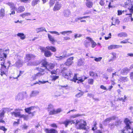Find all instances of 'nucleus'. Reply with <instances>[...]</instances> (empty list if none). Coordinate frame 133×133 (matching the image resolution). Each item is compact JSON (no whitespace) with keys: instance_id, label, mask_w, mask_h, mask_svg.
Masks as SVG:
<instances>
[{"instance_id":"nucleus-1","label":"nucleus","mask_w":133,"mask_h":133,"mask_svg":"<svg viewBox=\"0 0 133 133\" xmlns=\"http://www.w3.org/2000/svg\"><path fill=\"white\" fill-rule=\"evenodd\" d=\"M124 122L126 125L124 129L122 132L123 133H133V129L130 128V125L132 122H131L127 118L125 119Z\"/></svg>"},{"instance_id":"nucleus-2","label":"nucleus","mask_w":133,"mask_h":133,"mask_svg":"<svg viewBox=\"0 0 133 133\" xmlns=\"http://www.w3.org/2000/svg\"><path fill=\"white\" fill-rule=\"evenodd\" d=\"M62 72L63 73V76L65 78L71 81L72 80V77H74V76L71 71L70 70H63L62 71Z\"/></svg>"},{"instance_id":"nucleus-3","label":"nucleus","mask_w":133,"mask_h":133,"mask_svg":"<svg viewBox=\"0 0 133 133\" xmlns=\"http://www.w3.org/2000/svg\"><path fill=\"white\" fill-rule=\"evenodd\" d=\"M76 125H78L79 128L85 130L86 129L85 126L86 123L85 121L82 119L77 120L75 123Z\"/></svg>"},{"instance_id":"nucleus-4","label":"nucleus","mask_w":133,"mask_h":133,"mask_svg":"<svg viewBox=\"0 0 133 133\" xmlns=\"http://www.w3.org/2000/svg\"><path fill=\"white\" fill-rule=\"evenodd\" d=\"M42 65L43 67L45 68L44 70L46 69L48 70H50V69H52L54 68V65L51 63H48L46 61H43L42 63Z\"/></svg>"},{"instance_id":"nucleus-5","label":"nucleus","mask_w":133,"mask_h":133,"mask_svg":"<svg viewBox=\"0 0 133 133\" xmlns=\"http://www.w3.org/2000/svg\"><path fill=\"white\" fill-rule=\"evenodd\" d=\"M40 49L42 52H44V55L46 57H49L52 55V53L50 51L47 50L46 47H41L40 48Z\"/></svg>"},{"instance_id":"nucleus-6","label":"nucleus","mask_w":133,"mask_h":133,"mask_svg":"<svg viewBox=\"0 0 133 133\" xmlns=\"http://www.w3.org/2000/svg\"><path fill=\"white\" fill-rule=\"evenodd\" d=\"M41 69L42 70L41 71H42L41 72H38L36 74H34L32 76V77L33 79L35 80L44 74V73L43 72L44 70L42 69Z\"/></svg>"},{"instance_id":"nucleus-7","label":"nucleus","mask_w":133,"mask_h":133,"mask_svg":"<svg viewBox=\"0 0 133 133\" xmlns=\"http://www.w3.org/2000/svg\"><path fill=\"white\" fill-rule=\"evenodd\" d=\"M4 62L3 63H1V68L0 69L1 71V75L2 76L3 75L5 74L6 72L7 71V69L6 68V66L4 65Z\"/></svg>"},{"instance_id":"nucleus-8","label":"nucleus","mask_w":133,"mask_h":133,"mask_svg":"<svg viewBox=\"0 0 133 133\" xmlns=\"http://www.w3.org/2000/svg\"><path fill=\"white\" fill-rule=\"evenodd\" d=\"M77 74H75L74 77H72V81H74L75 82H76V80H78L80 82H82L84 81V80L82 78V77H77Z\"/></svg>"},{"instance_id":"nucleus-9","label":"nucleus","mask_w":133,"mask_h":133,"mask_svg":"<svg viewBox=\"0 0 133 133\" xmlns=\"http://www.w3.org/2000/svg\"><path fill=\"white\" fill-rule=\"evenodd\" d=\"M74 59L73 57H71L68 59L66 62H65V64L68 66H69L71 65L73 63L72 60Z\"/></svg>"},{"instance_id":"nucleus-10","label":"nucleus","mask_w":133,"mask_h":133,"mask_svg":"<svg viewBox=\"0 0 133 133\" xmlns=\"http://www.w3.org/2000/svg\"><path fill=\"white\" fill-rule=\"evenodd\" d=\"M63 14L65 17H68L71 15V12L69 9H66L64 10Z\"/></svg>"},{"instance_id":"nucleus-11","label":"nucleus","mask_w":133,"mask_h":133,"mask_svg":"<svg viewBox=\"0 0 133 133\" xmlns=\"http://www.w3.org/2000/svg\"><path fill=\"white\" fill-rule=\"evenodd\" d=\"M122 46L121 45L113 44L109 46L108 47V49L109 50H110L122 48Z\"/></svg>"},{"instance_id":"nucleus-12","label":"nucleus","mask_w":133,"mask_h":133,"mask_svg":"<svg viewBox=\"0 0 133 133\" xmlns=\"http://www.w3.org/2000/svg\"><path fill=\"white\" fill-rule=\"evenodd\" d=\"M24 95L22 93H19L16 96L15 99L19 101L23 100L24 98Z\"/></svg>"},{"instance_id":"nucleus-13","label":"nucleus","mask_w":133,"mask_h":133,"mask_svg":"<svg viewBox=\"0 0 133 133\" xmlns=\"http://www.w3.org/2000/svg\"><path fill=\"white\" fill-rule=\"evenodd\" d=\"M71 123V124L72 123H75V122L73 120L71 119H67L64 121L63 123L64 124L66 127H67L69 123Z\"/></svg>"},{"instance_id":"nucleus-14","label":"nucleus","mask_w":133,"mask_h":133,"mask_svg":"<svg viewBox=\"0 0 133 133\" xmlns=\"http://www.w3.org/2000/svg\"><path fill=\"white\" fill-rule=\"evenodd\" d=\"M61 7V5L58 3H56L53 9L54 11H56L60 9Z\"/></svg>"},{"instance_id":"nucleus-15","label":"nucleus","mask_w":133,"mask_h":133,"mask_svg":"<svg viewBox=\"0 0 133 133\" xmlns=\"http://www.w3.org/2000/svg\"><path fill=\"white\" fill-rule=\"evenodd\" d=\"M34 107H31L28 108H26L25 109V110L26 112L29 114H31L32 116L34 115L33 112L32 113L31 112V110H33Z\"/></svg>"},{"instance_id":"nucleus-16","label":"nucleus","mask_w":133,"mask_h":133,"mask_svg":"<svg viewBox=\"0 0 133 133\" xmlns=\"http://www.w3.org/2000/svg\"><path fill=\"white\" fill-rule=\"evenodd\" d=\"M130 70L127 68H125L121 71V73L124 75L127 74Z\"/></svg>"},{"instance_id":"nucleus-17","label":"nucleus","mask_w":133,"mask_h":133,"mask_svg":"<svg viewBox=\"0 0 133 133\" xmlns=\"http://www.w3.org/2000/svg\"><path fill=\"white\" fill-rule=\"evenodd\" d=\"M86 38L88 39L90 42L92 48H94L96 45L97 44L91 38L89 37H87Z\"/></svg>"},{"instance_id":"nucleus-18","label":"nucleus","mask_w":133,"mask_h":133,"mask_svg":"<svg viewBox=\"0 0 133 133\" xmlns=\"http://www.w3.org/2000/svg\"><path fill=\"white\" fill-rule=\"evenodd\" d=\"M16 110H15V111L11 112V114L12 115H14L16 117H19L21 118V116L22 115L20 114V112H16Z\"/></svg>"},{"instance_id":"nucleus-19","label":"nucleus","mask_w":133,"mask_h":133,"mask_svg":"<svg viewBox=\"0 0 133 133\" xmlns=\"http://www.w3.org/2000/svg\"><path fill=\"white\" fill-rule=\"evenodd\" d=\"M5 16V11L4 9L0 10V19H2Z\"/></svg>"},{"instance_id":"nucleus-20","label":"nucleus","mask_w":133,"mask_h":133,"mask_svg":"<svg viewBox=\"0 0 133 133\" xmlns=\"http://www.w3.org/2000/svg\"><path fill=\"white\" fill-rule=\"evenodd\" d=\"M45 131L46 133H57L56 130L53 129L49 130L46 129H45Z\"/></svg>"},{"instance_id":"nucleus-21","label":"nucleus","mask_w":133,"mask_h":133,"mask_svg":"<svg viewBox=\"0 0 133 133\" xmlns=\"http://www.w3.org/2000/svg\"><path fill=\"white\" fill-rule=\"evenodd\" d=\"M39 93V92L37 90L32 91L30 95V97L35 96L38 95Z\"/></svg>"},{"instance_id":"nucleus-22","label":"nucleus","mask_w":133,"mask_h":133,"mask_svg":"<svg viewBox=\"0 0 133 133\" xmlns=\"http://www.w3.org/2000/svg\"><path fill=\"white\" fill-rule=\"evenodd\" d=\"M119 37H126L128 36L127 34L125 32H122L119 33L117 35Z\"/></svg>"},{"instance_id":"nucleus-23","label":"nucleus","mask_w":133,"mask_h":133,"mask_svg":"<svg viewBox=\"0 0 133 133\" xmlns=\"http://www.w3.org/2000/svg\"><path fill=\"white\" fill-rule=\"evenodd\" d=\"M93 4V2L91 1L87 2L85 3V5L86 6L89 8H92Z\"/></svg>"},{"instance_id":"nucleus-24","label":"nucleus","mask_w":133,"mask_h":133,"mask_svg":"<svg viewBox=\"0 0 133 133\" xmlns=\"http://www.w3.org/2000/svg\"><path fill=\"white\" fill-rule=\"evenodd\" d=\"M115 117L114 116L107 118L103 121V123H104L105 122H109L113 119H115Z\"/></svg>"},{"instance_id":"nucleus-25","label":"nucleus","mask_w":133,"mask_h":133,"mask_svg":"<svg viewBox=\"0 0 133 133\" xmlns=\"http://www.w3.org/2000/svg\"><path fill=\"white\" fill-rule=\"evenodd\" d=\"M35 57V56L32 54H28L26 56V58L29 61Z\"/></svg>"},{"instance_id":"nucleus-26","label":"nucleus","mask_w":133,"mask_h":133,"mask_svg":"<svg viewBox=\"0 0 133 133\" xmlns=\"http://www.w3.org/2000/svg\"><path fill=\"white\" fill-rule=\"evenodd\" d=\"M25 10V8L23 6H21L19 7L17 9V12L21 13L22 12Z\"/></svg>"},{"instance_id":"nucleus-27","label":"nucleus","mask_w":133,"mask_h":133,"mask_svg":"<svg viewBox=\"0 0 133 133\" xmlns=\"http://www.w3.org/2000/svg\"><path fill=\"white\" fill-rule=\"evenodd\" d=\"M84 59L82 58L79 59L78 61L77 65L79 66H81L84 64Z\"/></svg>"},{"instance_id":"nucleus-28","label":"nucleus","mask_w":133,"mask_h":133,"mask_svg":"<svg viewBox=\"0 0 133 133\" xmlns=\"http://www.w3.org/2000/svg\"><path fill=\"white\" fill-rule=\"evenodd\" d=\"M46 48L48 50H51L53 52H55L56 51V48L52 46H47Z\"/></svg>"},{"instance_id":"nucleus-29","label":"nucleus","mask_w":133,"mask_h":133,"mask_svg":"<svg viewBox=\"0 0 133 133\" xmlns=\"http://www.w3.org/2000/svg\"><path fill=\"white\" fill-rule=\"evenodd\" d=\"M55 57L56 58H58V59H57V60L59 61L63 59H64L67 56L66 55H63L62 56H61L59 57H58L57 56H56Z\"/></svg>"},{"instance_id":"nucleus-30","label":"nucleus","mask_w":133,"mask_h":133,"mask_svg":"<svg viewBox=\"0 0 133 133\" xmlns=\"http://www.w3.org/2000/svg\"><path fill=\"white\" fill-rule=\"evenodd\" d=\"M16 66L17 67H21L22 65V62L20 60H18L16 62Z\"/></svg>"},{"instance_id":"nucleus-31","label":"nucleus","mask_w":133,"mask_h":133,"mask_svg":"<svg viewBox=\"0 0 133 133\" xmlns=\"http://www.w3.org/2000/svg\"><path fill=\"white\" fill-rule=\"evenodd\" d=\"M72 32V31H64L60 32V33L62 35L65 36V34L68 35H69V33H71Z\"/></svg>"},{"instance_id":"nucleus-32","label":"nucleus","mask_w":133,"mask_h":133,"mask_svg":"<svg viewBox=\"0 0 133 133\" xmlns=\"http://www.w3.org/2000/svg\"><path fill=\"white\" fill-rule=\"evenodd\" d=\"M17 36L20 37L21 39H24L25 38V36L24 34L22 33H18L17 35Z\"/></svg>"},{"instance_id":"nucleus-33","label":"nucleus","mask_w":133,"mask_h":133,"mask_svg":"<svg viewBox=\"0 0 133 133\" xmlns=\"http://www.w3.org/2000/svg\"><path fill=\"white\" fill-rule=\"evenodd\" d=\"M48 37L49 40L52 43H54L55 42V40L54 37L49 34H48Z\"/></svg>"},{"instance_id":"nucleus-34","label":"nucleus","mask_w":133,"mask_h":133,"mask_svg":"<svg viewBox=\"0 0 133 133\" xmlns=\"http://www.w3.org/2000/svg\"><path fill=\"white\" fill-rule=\"evenodd\" d=\"M43 27H41L39 28H37L36 29V31L37 33H38L39 32H42L43 31Z\"/></svg>"},{"instance_id":"nucleus-35","label":"nucleus","mask_w":133,"mask_h":133,"mask_svg":"<svg viewBox=\"0 0 133 133\" xmlns=\"http://www.w3.org/2000/svg\"><path fill=\"white\" fill-rule=\"evenodd\" d=\"M7 4L9 5L11 8L13 9H15L16 8L15 6V5L12 2H8L7 3Z\"/></svg>"},{"instance_id":"nucleus-36","label":"nucleus","mask_w":133,"mask_h":133,"mask_svg":"<svg viewBox=\"0 0 133 133\" xmlns=\"http://www.w3.org/2000/svg\"><path fill=\"white\" fill-rule=\"evenodd\" d=\"M82 116V115L79 114H76L72 115L70 116V118H74Z\"/></svg>"},{"instance_id":"nucleus-37","label":"nucleus","mask_w":133,"mask_h":133,"mask_svg":"<svg viewBox=\"0 0 133 133\" xmlns=\"http://www.w3.org/2000/svg\"><path fill=\"white\" fill-rule=\"evenodd\" d=\"M31 15V13L29 12H26L20 15L21 16L24 18L26 16H29Z\"/></svg>"},{"instance_id":"nucleus-38","label":"nucleus","mask_w":133,"mask_h":133,"mask_svg":"<svg viewBox=\"0 0 133 133\" xmlns=\"http://www.w3.org/2000/svg\"><path fill=\"white\" fill-rule=\"evenodd\" d=\"M39 2V0H33L32 2V6H34L37 4Z\"/></svg>"},{"instance_id":"nucleus-39","label":"nucleus","mask_w":133,"mask_h":133,"mask_svg":"<svg viewBox=\"0 0 133 133\" xmlns=\"http://www.w3.org/2000/svg\"><path fill=\"white\" fill-rule=\"evenodd\" d=\"M84 94V92H81L78 94H77L75 96L77 98L80 97L82 96Z\"/></svg>"},{"instance_id":"nucleus-40","label":"nucleus","mask_w":133,"mask_h":133,"mask_svg":"<svg viewBox=\"0 0 133 133\" xmlns=\"http://www.w3.org/2000/svg\"><path fill=\"white\" fill-rule=\"evenodd\" d=\"M23 118L24 120H27L28 118V116L24 115H22L21 118Z\"/></svg>"},{"instance_id":"nucleus-41","label":"nucleus","mask_w":133,"mask_h":133,"mask_svg":"<svg viewBox=\"0 0 133 133\" xmlns=\"http://www.w3.org/2000/svg\"><path fill=\"white\" fill-rule=\"evenodd\" d=\"M90 42H88L87 41H85L84 42V45L85 47L87 48L90 46Z\"/></svg>"},{"instance_id":"nucleus-42","label":"nucleus","mask_w":133,"mask_h":133,"mask_svg":"<svg viewBox=\"0 0 133 133\" xmlns=\"http://www.w3.org/2000/svg\"><path fill=\"white\" fill-rule=\"evenodd\" d=\"M121 80L124 82H127L128 81V79L127 77H121Z\"/></svg>"},{"instance_id":"nucleus-43","label":"nucleus","mask_w":133,"mask_h":133,"mask_svg":"<svg viewBox=\"0 0 133 133\" xmlns=\"http://www.w3.org/2000/svg\"><path fill=\"white\" fill-rule=\"evenodd\" d=\"M5 114L4 111L3 110L2 111L0 114V119H2L4 117Z\"/></svg>"},{"instance_id":"nucleus-44","label":"nucleus","mask_w":133,"mask_h":133,"mask_svg":"<svg viewBox=\"0 0 133 133\" xmlns=\"http://www.w3.org/2000/svg\"><path fill=\"white\" fill-rule=\"evenodd\" d=\"M49 114L50 115H53L56 114V110L53 109L50 111V112H49Z\"/></svg>"},{"instance_id":"nucleus-45","label":"nucleus","mask_w":133,"mask_h":133,"mask_svg":"<svg viewBox=\"0 0 133 133\" xmlns=\"http://www.w3.org/2000/svg\"><path fill=\"white\" fill-rule=\"evenodd\" d=\"M53 105L51 104H50L49 105L48 107V111H51V110H52L53 109Z\"/></svg>"},{"instance_id":"nucleus-46","label":"nucleus","mask_w":133,"mask_h":133,"mask_svg":"<svg viewBox=\"0 0 133 133\" xmlns=\"http://www.w3.org/2000/svg\"><path fill=\"white\" fill-rule=\"evenodd\" d=\"M55 3V0H50L49 2V5L50 6H52Z\"/></svg>"},{"instance_id":"nucleus-47","label":"nucleus","mask_w":133,"mask_h":133,"mask_svg":"<svg viewBox=\"0 0 133 133\" xmlns=\"http://www.w3.org/2000/svg\"><path fill=\"white\" fill-rule=\"evenodd\" d=\"M128 39H126L125 40H124L122 41H121L120 43L121 44H126L128 43H129V42L128 41Z\"/></svg>"},{"instance_id":"nucleus-48","label":"nucleus","mask_w":133,"mask_h":133,"mask_svg":"<svg viewBox=\"0 0 133 133\" xmlns=\"http://www.w3.org/2000/svg\"><path fill=\"white\" fill-rule=\"evenodd\" d=\"M94 80L93 79H89L88 80V84H92L93 83Z\"/></svg>"},{"instance_id":"nucleus-49","label":"nucleus","mask_w":133,"mask_h":133,"mask_svg":"<svg viewBox=\"0 0 133 133\" xmlns=\"http://www.w3.org/2000/svg\"><path fill=\"white\" fill-rule=\"evenodd\" d=\"M49 32L51 33L52 34H55L57 35H60V33L56 31H49Z\"/></svg>"},{"instance_id":"nucleus-50","label":"nucleus","mask_w":133,"mask_h":133,"mask_svg":"<svg viewBox=\"0 0 133 133\" xmlns=\"http://www.w3.org/2000/svg\"><path fill=\"white\" fill-rule=\"evenodd\" d=\"M0 129L3 130L4 132L6 131L7 130V129L4 126H0Z\"/></svg>"},{"instance_id":"nucleus-51","label":"nucleus","mask_w":133,"mask_h":133,"mask_svg":"<svg viewBox=\"0 0 133 133\" xmlns=\"http://www.w3.org/2000/svg\"><path fill=\"white\" fill-rule=\"evenodd\" d=\"M115 21V23L116 24H118L120 22L119 19L117 18L115 19L114 21L113 20V21Z\"/></svg>"},{"instance_id":"nucleus-52","label":"nucleus","mask_w":133,"mask_h":133,"mask_svg":"<svg viewBox=\"0 0 133 133\" xmlns=\"http://www.w3.org/2000/svg\"><path fill=\"white\" fill-rule=\"evenodd\" d=\"M35 64V63L34 62H30L27 64V65L28 66H32Z\"/></svg>"},{"instance_id":"nucleus-53","label":"nucleus","mask_w":133,"mask_h":133,"mask_svg":"<svg viewBox=\"0 0 133 133\" xmlns=\"http://www.w3.org/2000/svg\"><path fill=\"white\" fill-rule=\"evenodd\" d=\"M59 77L58 76H52V80L55 81L56 79L58 78Z\"/></svg>"},{"instance_id":"nucleus-54","label":"nucleus","mask_w":133,"mask_h":133,"mask_svg":"<svg viewBox=\"0 0 133 133\" xmlns=\"http://www.w3.org/2000/svg\"><path fill=\"white\" fill-rule=\"evenodd\" d=\"M121 121L120 120L116 121L115 122V125L117 126L121 124Z\"/></svg>"},{"instance_id":"nucleus-55","label":"nucleus","mask_w":133,"mask_h":133,"mask_svg":"<svg viewBox=\"0 0 133 133\" xmlns=\"http://www.w3.org/2000/svg\"><path fill=\"white\" fill-rule=\"evenodd\" d=\"M102 59V57H99L98 58H95L94 60L96 62H99Z\"/></svg>"},{"instance_id":"nucleus-56","label":"nucleus","mask_w":133,"mask_h":133,"mask_svg":"<svg viewBox=\"0 0 133 133\" xmlns=\"http://www.w3.org/2000/svg\"><path fill=\"white\" fill-rule=\"evenodd\" d=\"M123 12V11H122V10H118L117 11L118 15H120L122 14Z\"/></svg>"},{"instance_id":"nucleus-57","label":"nucleus","mask_w":133,"mask_h":133,"mask_svg":"<svg viewBox=\"0 0 133 133\" xmlns=\"http://www.w3.org/2000/svg\"><path fill=\"white\" fill-rule=\"evenodd\" d=\"M19 119H18L17 122H15L13 123L14 126H15L19 124Z\"/></svg>"},{"instance_id":"nucleus-58","label":"nucleus","mask_w":133,"mask_h":133,"mask_svg":"<svg viewBox=\"0 0 133 133\" xmlns=\"http://www.w3.org/2000/svg\"><path fill=\"white\" fill-rule=\"evenodd\" d=\"M112 71V69L111 67H110L108 68L107 70V71L108 72H110Z\"/></svg>"},{"instance_id":"nucleus-59","label":"nucleus","mask_w":133,"mask_h":133,"mask_svg":"<svg viewBox=\"0 0 133 133\" xmlns=\"http://www.w3.org/2000/svg\"><path fill=\"white\" fill-rule=\"evenodd\" d=\"M99 4L101 6H103L104 4V0H101L99 2Z\"/></svg>"},{"instance_id":"nucleus-60","label":"nucleus","mask_w":133,"mask_h":133,"mask_svg":"<svg viewBox=\"0 0 133 133\" xmlns=\"http://www.w3.org/2000/svg\"><path fill=\"white\" fill-rule=\"evenodd\" d=\"M112 54L113 56V57L112 58L113 59H114L116 58V53H114V52H112Z\"/></svg>"},{"instance_id":"nucleus-61","label":"nucleus","mask_w":133,"mask_h":133,"mask_svg":"<svg viewBox=\"0 0 133 133\" xmlns=\"http://www.w3.org/2000/svg\"><path fill=\"white\" fill-rule=\"evenodd\" d=\"M130 12L133 13V6L132 5L130 8H129Z\"/></svg>"},{"instance_id":"nucleus-62","label":"nucleus","mask_w":133,"mask_h":133,"mask_svg":"<svg viewBox=\"0 0 133 133\" xmlns=\"http://www.w3.org/2000/svg\"><path fill=\"white\" fill-rule=\"evenodd\" d=\"M89 75L90 76H93L94 75V73L93 71H90L89 72Z\"/></svg>"},{"instance_id":"nucleus-63","label":"nucleus","mask_w":133,"mask_h":133,"mask_svg":"<svg viewBox=\"0 0 133 133\" xmlns=\"http://www.w3.org/2000/svg\"><path fill=\"white\" fill-rule=\"evenodd\" d=\"M130 78L131 79H133V72H131L130 75Z\"/></svg>"},{"instance_id":"nucleus-64","label":"nucleus","mask_w":133,"mask_h":133,"mask_svg":"<svg viewBox=\"0 0 133 133\" xmlns=\"http://www.w3.org/2000/svg\"><path fill=\"white\" fill-rule=\"evenodd\" d=\"M100 88L102 89L107 90V88L103 85H101L100 86Z\"/></svg>"}]
</instances>
